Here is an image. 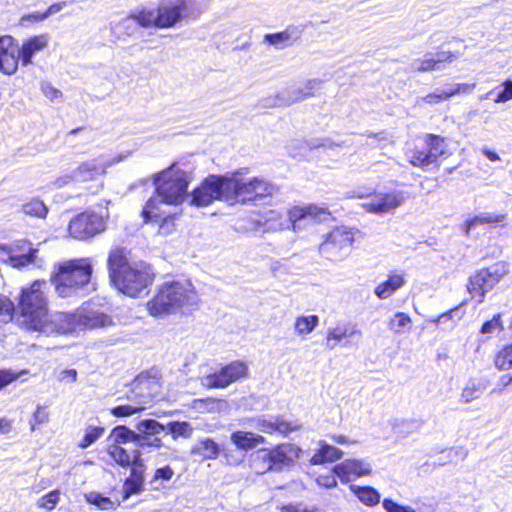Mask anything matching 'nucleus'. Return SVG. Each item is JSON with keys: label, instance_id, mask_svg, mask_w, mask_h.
<instances>
[{"label": "nucleus", "instance_id": "obj_1", "mask_svg": "<svg viewBox=\"0 0 512 512\" xmlns=\"http://www.w3.org/2000/svg\"><path fill=\"white\" fill-rule=\"evenodd\" d=\"M192 180V173L181 169L177 163L155 173L152 176L155 194L146 202L142 210L144 221L167 223L170 212L162 207L178 206L187 200L188 187Z\"/></svg>", "mask_w": 512, "mask_h": 512}, {"label": "nucleus", "instance_id": "obj_2", "mask_svg": "<svg viewBox=\"0 0 512 512\" xmlns=\"http://www.w3.org/2000/svg\"><path fill=\"white\" fill-rule=\"evenodd\" d=\"M107 266L115 288L129 297H137L154 280L150 265L143 261L129 262L127 251L122 247L110 250Z\"/></svg>", "mask_w": 512, "mask_h": 512}, {"label": "nucleus", "instance_id": "obj_3", "mask_svg": "<svg viewBox=\"0 0 512 512\" xmlns=\"http://www.w3.org/2000/svg\"><path fill=\"white\" fill-rule=\"evenodd\" d=\"M199 302V296L189 280H173L163 283L157 294L147 302V310L154 317L189 310Z\"/></svg>", "mask_w": 512, "mask_h": 512}, {"label": "nucleus", "instance_id": "obj_4", "mask_svg": "<svg viewBox=\"0 0 512 512\" xmlns=\"http://www.w3.org/2000/svg\"><path fill=\"white\" fill-rule=\"evenodd\" d=\"M45 281H35L30 286L22 288L15 307V321L19 328L39 332L48 317V298Z\"/></svg>", "mask_w": 512, "mask_h": 512}, {"label": "nucleus", "instance_id": "obj_5", "mask_svg": "<svg viewBox=\"0 0 512 512\" xmlns=\"http://www.w3.org/2000/svg\"><path fill=\"white\" fill-rule=\"evenodd\" d=\"M93 273L91 258H78L59 262L54 265L51 282L56 293L67 298L74 296L90 283Z\"/></svg>", "mask_w": 512, "mask_h": 512}, {"label": "nucleus", "instance_id": "obj_6", "mask_svg": "<svg viewBox=\"0 0 512 512\" xmlns=\"http://www.w3.org/2000/svg\"><path fill=\"white\" fill-rule=\"evenodd\" d=\"M302 449L293 443H280L273 448H261L250 455V467L259 475L268 471L281 472L294 466Z\"/></svg>", "mask_w": 512, "mask_h": 512}, {"label": "nucleus", "instance_id": "obj_7", "mask_svg": "<svg viewBox=\"0 0 512 512\" xmlns=\"http://www.w3.org/2000/svg\"><path fill=\"white\" fill-rule=\"evenodd\" d=\"M226 201L252 202L274 193L275 187L264 178L248 177L243 170L226 174Z\"/></svg>", "mask_w": 512, "mask_h": 512}, {"label": "nucleus", "instance_id": "obj_8", "mask_svg": "<svg viewBox=\"0 0 512 512\" xmlns=\"http://www.w3.org/2000/svg\"><path fill=\"white\" fill-rule=\"evenodd\" d=\"M130 156L129 151L121 152L115 156L100 155L96 158L80 163L73 171L56 179L58 187L76 183L85 185L98 181L105 175L107 168L118 164Z\"/></svg>", "mask_w": 512, "mask_h": 512}, {"label": "nucleus", "instance_id": "obj_9", "mask_svg": "<svg viewBox=\"0 0 512 512\" xmlns=\"http://www.w3.org/2000/svg\"><path fill=\"white\" fill-rule=\"evenodd\" d=\"M329 216L330 212L327 208L317 205L295 206L288 211L286 216L271 211L267 220L268 230L276 231L292 228L294 231H298L309 224L324 221Z\"/></svg>", "mask_w": 512, "mask_h": 512}, {"label": "nucleus", "instance_id": "obj_10", "mask_svg": "<svg viewBox=\"0 0 512 512\" xmlns=\"http://www.w3.org/2000/svg\"><path fill=\"white\" fill-rule=\"evenodd\" d=\"M161 374L157 369L139 374L131 384L127 399H136L146 408L161 393Z\"/></svg>", "mask_w": 512, "mask_h": 512}, {"label": "nucleus", "instance_id": "obj_11", "mask_svg": "<svg viewBox=\"0 0 512 512\" xmlns=\"http://www.w3.org/2000/svg\"><path fill=\"white\" fill-rule=\"evenodd\" d=\"M226 175H210L189 194V204L206 207L215 200L226 201Z\"/></svg>", "mask_w": 512, "mask_h": 512}, {"label": "nucleus", "instance_id": "obj_12", "mask_svg": "<svg viewBox=\"0 0 512 512\" xmlns=\"http://www.w3.org/2000/svg\"><path fill=\"white\" fill-rule=\"evenodd\" d=\"M109 215L98 214L87 210L75 216L69 223L68 231L71 237L86 240L102 233L106 229Z\"/></svg>", "mask_w": 512, "mask_h": 512}, {"label": "nucleus", "instance_id": "obj_13", "mask_svg": "<svg viewBox=\"0 0 512 512\" xmlns=\"http://www.w3.org/2000/svg\"><path fill=\"white\" fill-rule=\"evenodd\" d=\"M506 273L505 266L497 263L471 276L467 288L472 298H475L478 304L482 303L486 293L492 290Z\"/></svg>", "mask_w": 512, "mask_h": 512}, {"label": "nucleus", "instance_id": "obj_14", "mask_svg": "<svg viewBox=\"0 0 512 512\" xmlns=\"http://www.w3.org/2000/svg\"><path fill=\"white\" fill-rule=\"evenodd\" d=\"M354 242V234L351 229L340 226L328 233L319 246L320 253L329 260L342 259L349 247Z\"/></svg>", "mask_w": 512, "mask_h": 512}, {"label": "nucleus", "instance_id": "obj_15", "mask_svg": "<svg viewBox=\"0 0 512 512\" xmlns=\"http://www.w3.org/2000/svg\"><path fill=\"white\" fill-rule=\"evenodd\" d=\"M248 373L247 365L242 361H233L219 371L201 377L200 383L208 389H223L230 384L245 378Z\"/></svg>", "mask_w": 512, "mask_h": 512}, {"label": "nucleus", "instance_id": "obj_16", "mask_svg": "<svg viewBox=\"0 0 512 512\" xmlns=\"http://www.w3.org/2000/svg\"><path fill=\"white\" fill-rule=\"evenodd\" d=\"M405 201L404 193L399 190L378 192L369 201L362 204L363 209L372 214H387L395 211Z\"/></svg>", "mask_w": 512, "mask_h": 512}, {"label": "nucleus", "instance_id": "obj_17", "mask_svg": "<svg viewBox=\"0 0 512 512\" xmlns=\"http://www.w3.org/2000/svg\"><path fill=\"white\" fill-rule=\"evenodd\" d=\"M188 10V0H161L157 6L158 28L175 26Z\"/></svg>", "mask_w": 512, "mask_h": 512}, {"label": "nucleus", "instance_id": "obj_18", "mask_svg": "<svg viewBox=\"0 0 512 512\" xmlns=\"http://www.w3.org/2000/svg\"><path fill=\"white\" fill-rule=\"evenodd\" d=\"M77 329H80L77 312H55L48 315L46 323L43 324V327L39 333L46 335H51L54 333L67 334L74 332Z\"/></svg>", "mask_w": 512, "mask_h": 512}, {"label": "nucleus", "instance_id": "obj_19", "mask_svg": "<svg viewBox=\"0 0 512 512\" xmlns=\"http://www.w3.org/2000/svg\"><path fill=\"white\" fill-rule=\"evenodd\" d=\"M332 471L342 483L347 484L356 478L370 475L372 467L364 459H346L335 465Z\"/></svg>", "mask_w": 512, "mask_h": 512}, {"label": "nucleus", "instance_id": "obj_20", "mask_svg": "<svg viewBox=\"0 0 512 512\" xmlns=\"http://www.w3.org/2000/svg\"><path fill=\"white\" fill-rule=\"evenodd\" d=\"M21 62L18 45L11 36L0 37V70L6 75H13Z\"/></svg>", "mask_w": 512, "mask_h": 512}, {"label": "nucleus", "instance_id": "obj_21", "mask_svg": "<svg viewBox=\"0 0 512 512\" xmlns=\"http://www.w3.org/2000/svg\"><path fill=\"white\" fill-rule=\"evenodd\" d=\"M37 249H34L30 243L20 241L15 248L9 250L6 260L13 268L22 269L30 265H41V261L37 257Z\"/></svg>", "mask_w": 512, "mask_h": 512}, {"label": "nucleus", "instance_id": "obj_22", "mask_svg": "<svg viewBox=\"0 0 512 512\" xmlns=\"http://www.w3.org/2000/svg\"><path fill=\"white\" fill-rule=\"evenodd\" d=\"M252 422L255 428L266 434L277 432L282 435H287L301 428L299 424L288 422L280 416H260L252 419Z\"/></svg>", "mask_w": 512, "mask_h": 512}, {"label": "nucleus", "instance_id": "obj_23", "mask_svg": "<svg viewBox=\"0 0 512 512\" xmlns=\"http://www.w3.org/2000/svg\"><path fill=\"white\" fill-rule=\"evenodd\" d=\"M50 41L48 33H42L39 35L31 36L22 41L19 46L21 64L22 66H28L33 63V57L38 53L47 48Z\"/></svg>", "mask_w": 512, "mask_h": 512}, {"label": "nucleus", "instance_id": "obj_24", "mask_svg": "<svg viewBox=\"0 0 512 512\" xmlns=\"http://www.w3.org/2000/svg\"><path fill=\"white\" fill-rule=\"evenodd\" d=\"M475 84H455L446 89H436L434 92L427 94L424 97L418 98L416 100V105H421L423 102L434 105L444 101L456 94L459 93H468L474 88Z\"/></svg>", "mask_w": 512, "mask_h": 512}, {"label": "nucleus", "instance_id": "obj_25", "mask_svg": "<svg viewBox=\"0 0 512 512\" xmlns=\"http://www.w3.org/2000/svg\"><path fill=\"white\" fill-rule=\"evenodd\" d=\"M77 315L80 329L106 327L112 324V319L108 315L85 307L78 310Z\"/></svg>", "mask_w": 512, "mask_h": 512}, {"label": "nucleus", "instance_id": "obj_26", "mask_svg": "<svg viewBox=\"0 0 512 512\" xmlns=\"http://www.w3.org/2000/svg\"><path fill=\"white\" fill-rule=\"evenodd\" d=\"M303 30L297 26H290L278 33L265 34L264 39L278 49L291 46L302 35Z\"/></svg>", "mask_w": 512, "mask_h": 512}, {"label": "nucleus", "instance_id": "obj_27", "mask_svg": "<svg viewBox=\"0 0 512 512\" xmlns=\"http://www.w3.org/2000/svg\"><path fill=\"white\" fill-rule=\"evenodd\" d=\"M507 220V214H496L492 212H483L468 219L464 225V233L468 236L471 230L482 225H500L504 226Z\"/></svg>", "mask_w": 512, "mask_h": 512}, {"label": "nucleus", "instance_id": "obj_28", "mask_svg": "<svg viewBox=\"0 0 512 512\" xmlns=\"http://www.w3.org/2000/svg\"><path fill=\"white\" fill-rule=\"evenodd\" d=\"M318 449L309 460L311 465H321L335 462L343 457V451L337 447L329 445L323 440L318 442Z\"/></svg>", "mask_w": 512, "mask_h": 512}, {"label": "nucleus", "instance_id": "obj_29", "mask_svg": "<svg viewBox=\"0 0 512 512\" xmlns=\"http://www.w3.org/2000/svg\"><path fill=\"white\" fill-rule=\"evenodd\" d=\"M406 284V279L403 274L391 273L388 279L380 283L374 290L375 295L379 299H387L392 296L397 290Z\"/></svg>", "mask_w": 512, "mask_h": 512}, {"label": "nucleus", "instance_id": "obj_30", "mask_svg": "<svg viewBox=\"0 0 512 512\" xmlns=\"http://www.w3.org/2000/svg\"><path fill=\"white\" fill-rule=\"evenodd\" d=\"M221 448L211 438L199 439L191 448V455L198 456L202 460H214L220 454Z\"/></svg>", "mask_w": 512, "mask_h": 512}, {"label": "nucleus", "instance_id": "obj_31", "mask_svg": "<svg viewBox=\"0 0 512 512\" xmlns=\"http://www.w3.org/2000/svg\"><path fill=\"white\" fill-rule=\"evenodd\" d=\"M231 442L241 450H250L260 444L266 443L265 437L247 431H236L230 436Z\"/></svg>", "mask_w": 512, "mask_h": 512}, {"label": "nucleus", "instance_id": "obj_32", "mask_svg": "<svg viewBox=\"0 0 512 512\" xmlns=\"http://www.w3.org/2000/svg\"><path fill=\"white\" fill-rule=\"evenodd\" d=\"M361 335L360 330H349L346 325H338L336 327L329 328L326 336V348L333 350L336 348L339 341L342 339L352 336V335Z\"/></svg>", "mask_w": 512, "mask_h": 512}, {"label": "nucleus", "instance_id": "obj_33", "mask_svg": "<svg viewBox=\"0 0 512 512\" xmlns=\"http://www.w3.org/2000/svg\"><path fill=\"white\" fill-rule=\"evenodd\" d=\"M350 490L360 502L367 506H375L380 502V493L371 486L350 485Z\"/></svg>", "mask_w": 512, "mask_h": 512}, {"label": "nucleus", "instance_id": "obj_34", "mask_svg": "<svg viewBox=\"0 0 512 512\" xmlns=\"http://www.w3.org/2000/svg\"><path fill=\"white\" fill-rule=\"evenodd\" d=\"M425 145L428 147V151L431 153V156L436 162V167L438 168L440 166L438 163L439 158L446 156L448 151L445 139L435 134H427L425 137Z\"/></svg>", "mask_w": 512, "mask_h": 512}, {"label": "nucleus", "instance_id": "obj_35", "mask_svg": "<svg viewBox=\"0 0 512 512\" xmlns=\"http://www.w3.org/2000/svg\"><path fill=\"white\" fill-rule=\"evenodd\" d=\"M409 163L424 171H428L432 165L436 167V162L428 151L427 146L423 149H415L411 151L409 154Z\"/></svg>", "mask_w": 512, "mask_h": 512}, {"label": "nucleus", "instance_id": "obj_36", "mask_svg": "<svg viewBox=\"0 0 512 512\" xmlns=\"http://www.w3.org/2000/svg\"><path fill=\"white\" fill-rule=\"evenodd\" d=\"M107 452L110 457L123 468L129 467L135 460L134 449L128 451L123 446L117 444H109Z\"/></svg>", "mask_w": 512, "mask_h": 512}, {"label": "nucleus", "instance_id": "obj_37", "mask_svg": "<svg viewBox=\"0 0 512 512\" xmlns=\"http://www.w3.org/2000/svg\"><path fill=\"white\" fill-rule=\"evenodd\" d=\"M319 324L317 315H301L296 317L294 331L296 335L304 337L312 333Z\"/></svg>", "mask_w": 512, "mask_h": 512}, {"label": "nucleus", "instance_id": "obj_38", "mask_svg": "<svg viewBox=\"0 0 512 512\" xmlns=\"http://www.w3.org/2000/svg\"><path fill=\"white\" fill-rule=\"evenodd\" d=\"M302 100H304V94L294 85L280 91L274 100V105L290 106Z\"/></svg>", "mask_w": 512, "mask_h": 512}, {"label": "nucleus", "instance_id": "obj_39", "mask_svg": "<svg viewBox=\"0 0 512 512\" xmlns=\"http://www.w3.org/2000/svg\"><path fill=\"white\" fill-rule=\"evenodd\" d=\"M111 444H117L123 446L128 443H134L136 445L137 433L136 430H131L126 426L115 427L110 434Z\"/></svg>", "mask_w": 512, "mask_h": 512}, {"label": "nucleus", "instance_id": "obj_40", "mask_svg": "<svg viewBox=\"0 0 512 512\" xmlns=\"http://www.w3.org/2000/svg\"><path fill=\"white\" fill-rule=\"evenodd\" d=\"M137 435L158 437L166 427L154 419H144L135 425Z\"/></svg>", "mask_w": 512, "mask_h": 512}, {"label": "nucleus", "instance_id": "obj_41", "mask_svg": "<svg viewBox=\"0 0 512 512\" xmlns=\"http://www.w3.org/2000/svg\"><path fill=\"white\" fill-rule=\"evenodd\" d=\"M128 403L120 404L116 407H113L110 412L112 415L116 417H128L132 416L136 413H139L145 409L144 405H142L136 399H127Z\"/></svg>", "mask_w": 512, "mask_h": 512}, {"label": "nucleus", "instance_id": "obj_42", "mask_svg": "<svg viewBox=\"0 0 512 512\" xmlns=\"http://www.w3.org/2000/svg\"><path fill=\"white\" fill-rule=\"evenodd\" d=\"M22 211L29 216L36 217L39 219L46 218L48 214V208L44 204L43 201H41L38 198H33L29 200L28 202L24 203L22 205Z\"/></svg>", "mask_w": 512, "mask_h": 512}, {"label": "nucleus", "instance_id": "obj_43", "mask_svg": "<svg viewBox=\"0 0 512 512\" xmlns=\"http://www.w3.org/2000/svg\"><path fill=\"white\" fill-rule=\"evenodd\" d=\"M85 499L88 503L97 506L101 510L115 509L119 505V503H115L110 498L95 491L86 493Z\"/></svg>", "mask_w": 512, "mask_h": 512}, {"label": "nucleus", "instance_id": "obj_44", "mask_svg": "<svg viewBox=\"0 0 512 512\" xmlns=\"http://www.w3.org/2000/svg\"><path fill=\"white\" fill-rule=\"evenodd\" d=\"M133 17L138 25L144 28L155 26L158 28V14L156 10L143 9L135 14Z\"/></svg>", "mask_w": 512, "mask_h": 512}, {"label": "nucleus", "instance_id": "obj_45", "mask_svg": "<svg viewBox=\"0 0 512 512\" xmlns=\"http://www.w3.org/2000/svg\"><path fill=\"white\" fill-rule=\"evenodd\" d=\"M412 323L410 316L404 312H397L388 322V328L394 334H402L404 329Z\"/></svg>", "mask_w": 512, "mask_h": 512}, {"label": "nucleus", "instance_id": "obj_46", "mask_svg": "<svg viewBox=\"0 0 512 512\" xmlns=\"http://www.w3.org/2000/svg\"><path fill=\"white\" fill-rule=\"evenodd\" d=\"M410 68L416 72H429L438 69L432 53H426L422 58L413 60Z\"/></svg>", "mask_w": 512, "mask_h": 512}, {"label": "nucleus", "instance_id": "obj_47", "mask_svg": "<svg viewBox=\"0 0 512 512\" xmlns=\"http://www.w3.org/2000/svg\"><path fill=\"white\" fill-rule=\"evenodd\" d=\"M104 433L103 427L88 426L85 429L84 436L79 442V447L85 449L97 441Z\"/></svg>", "mask_w": 512, "mask_h": 512}, {"label": "nucleus", "instance_id": "obj_48", "mask_svg": "<svg viewBox=\"0 0 512 512\" xmlns=\"http://www.w3.org/2000/svg\"><path fill=\"white\" fill-rule=\"evenodd\" d=\"M494 363L499 370H509L512 368V344L504 347L497 353Z\"/></svg>", "mask_w": 512, "mask_h": 512}, {"label": "nucleus", "instance_id": "obj_49", "mask_svg": "<svg viewBox=\"0 0 512 512\" xmlns=\"http://www.w3.org/2000/svg\"><path fill=\"white\" fill-rule=\"evenodd\" d=\"M134 457L135 460L129 466L131 467V473L129 478L144 483L145 465L143 463V460L141 459V452L139 449H134Z\"/></svg>", "mask_w": 512, "mask_h": 512}, {"label": "nucleus", "instance_id": "obj_50", "mask_svg": "<svg viewBox=\"0 0 512 512\" xmlns=\"http://www.w3.org/2000/svg\"><path fill=\"white\" fill-rule=\"evenodd\" d=\"M60 501V491L59 490H53L47 493L46 495L40 497L37 502L36 506L40 509H44L46 511L53 510L56 505Z\"/></svg>", "mask_w": 512, "mask_h": 512}, {"label": "nucleus", "instance_id": "obj_51", "mask_svg": "<svg viewBox=\"0 0 512 512\" xmlns=\"http://www.w3.org/2000/svg\"><path fill=\"white\" fill-rule=\"evenodd\" d=\"M15 305L6 296L0 294V323H8L14 317Z\"/></svg>", "mask_w": 512, "mask_h": 512}, {"label": "nucleus", "instance_id": "obj_52", "mask_svg": "<svg viewBox=\"0 0 512 512\" xmlns=\"http://www.w3.org/2000/svg\"><path fill=\"white\" fill-rule=\"evenodd\" d=\"M162 446H163V443L159 437L148 436V435H141V436L137 435L135 449H139L140 452H142L148 448L159 449Z\"/></svg>", "mask_w": 512, "mask_h": 512}, {"label": "nucleus", "instance_id": "obj_53", "mask_svg": "<svg viewBox=\"0 0 512 512\" xmlns=\"http://www.w3.org/2000/svg\"><path fill=\"white\" fill-rule=\"evenodd\" d=\"M167 429L173 435L174 438H189L193 430L188 422H170L167 425Z\"/></svg>", "mask_w": 512, "mask_h": 512}, {"label": "nucleus", "instance_id": "obj_54", "mask_svg": "<svg viewBox=\"0 0 512 512\" xmlns=\"http://www.w3.org/2000/svg\"><path fill=\"white\" fill-rule=\"evenodd\" d=\"M482 392L483 388L480 385L471 382L462 390L461 399L465 403H470L473 400L478 399Z\"/></svg>", "mask_w": 512, "mask_h": 512}, {"label": "nucleus", "instance_id": "obj_55", "mask_svg": "<svg viewBox=\"0 0 512 512\" xmlns=\"http://www.w3.org/2000/svg\"><path fill=\"white\" fill-rule=\"evenodd\" d=\"M322 81L319 79H308L300 85H296L304 94V99L311 97L320 88Z\"/></svg>", "mask_w": 512, "mask_h": 512}, {"label": "nucleus", "instance_id": "obj_56", "mask_svg": "<svg viewBox=\"0 0 512 512\" xmlns=\"http://www.w3.org/2000/svg\"><path fill=\"white\" fill-rule=\"evenodd\" d=\"M143 484L141 481L133 480L131 478H127L123 484V499H128L132 494L139 493Z\"/></svg>", "mask_w": 512, "mask_h": 512}, {"label": "nucleus", "instance_id": "obj_57", "mask_svg": "<svg viewBox=\"0 0 512 512\" xmlns=\"http://www.w3.org/2000/svg\"><path fill=\"white\" fill-rule=\"evenodd\" d=\"M382 505L386 512H416L412 507L400 505L388 498L383 500Z\"/></svg>", "mask_w": 512, "mask_h": 512}, {"label": "nucleus", "instance_id": "obj_58", "mask_svg": "<svg viewBox=\"0 0 512 512\" xmlns=\"http://www.w3.org/2000/svg\"><path fill=\"white\" fill-rule=\"evenodd\" d=\"M314 506H308L303 502L291 503L281 507V512H316Z\"/></svg>", "mask_w": 512, "mask_h": 512}, {"label": "nucleus", "instance_id": "obj_59", "mask_svg": "<svg viewBox=\"0 0 512 512\" xmlns=\"http://www.w3.org/2000/svg\"><path fill=\"white\" fill-rule=\"evenodd\" d=\"M512 99V81L506 80L503 83V90L494 99L496 103H504Z\"/></svg>", "mask_w": 512, "mask_h": 512}, {"label": "nucleus", "instance_id": "obj_60", "mask_svg": "<svg viewBox=\"0 0 512 512\" xmlns=\"http://www.w3.org/2000/svg\"><path fill=\"white\" fill-rule=\"evenodd\" d=\"M497 329L502 330V325L500 322V314L495 315L491 320L485 322L482 325L481 333L482 334H490L495 332Z\"/></svg>", "mask_w": 512, "mask_h": 512}, {"label": "nucleus", "instance_id": "obj_61", "mask_svg": "<svg viewBox=\"0 0 512 512\" xmlns=\"http://www.w3.org/2000/svg\"><path fill=\"white\" fill-rule=\"evenodd\" d=\"M48 416V413L42 407L38 406L30 420L31 430L34 431L36 425L47 422Z\"/></svg>", "mask_w": 512, "mask_h": 512}, {"label": "nucleus", "instance_id": "obj_62", "mask_svg": "<svg viewBox=\"0 0 512 512\" xmlns=\"http://www.w3.org/2000/svg\"><path fill=\"white\" fill-rule=\"evenodd\" d=\"M336 475L332 472V474L319 475L316 478V482L319 486L331 489L337 486Z\"/></svg>", "mask_w": 512, "mask_h": 512}, {"label": "nucleus", "instance_id": "obj_63", "mask_svg": "<svg viewBox=\"0 0 512 512\" xmlns=\"http://www.w3.org/2000/svg\"><path fill=\"white\" fill-rule=\"evenodd\" d=\"M11 370H0V389L15 381L21 374Z\"/></svg>", "mask_w": 512, "mask_h": 512}, {"label": "nucleus", "instance_id": "obj_64", "mask_svg": "<svg viewBox=\"0 0 512 512\" xmlns=\"http://www.w3.org/2000/svg\"><path fill=\"white\" fill-rule=\"evenodd\" d=\"M41 90L43 94L50 100L57 99L62 95L61 91L52 86L49 82H42Z\"/></svg>", "mask_w": 512, "mask_h": 512}]
</instances>
